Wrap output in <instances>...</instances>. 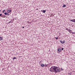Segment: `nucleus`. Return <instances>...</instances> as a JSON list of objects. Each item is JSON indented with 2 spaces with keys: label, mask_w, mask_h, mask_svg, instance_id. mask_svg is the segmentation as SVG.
<instances>
[{
  "label": "nucleus",
  "mask_w": 75,
  "mask_h": 75,
  "mask_svg": "<svg viewBox=\"0 0 75 75\" xmlns=\"http://www.w3.org/2000/svg\"><path fill=\"white\" fill-rule=\"evenodd\" d=\"M71 33L72 34H74V32H71Z\"/></svg>",
  "instance_id": "ddd939ff"
},
{
  "label": "nucleus",
  "mask_w": 75,
  "mask_h": 75,
  "mask_svg": "<svg viewBox=\"0 0 75 75\" xmlns=\"http://www.w3.org/2000/svg\"><path fill=\"white\" fill-rule=\"evenodd\" d=\"M3 40V37H0V41H1V40Z\"/></svg>",
  "instance_id": "0eeeda50"
},
{
  "label": "nucleus",
  "mask_w": 75,
  "mask_h": 75,
  "mask_svg": "<svg viewBox=\"0 0 75 75\" xmlns=\"http://www.w3.org/2000/svg\"><path fill=\"white\" fill-rule=\"evenodd\" d=\"M61 49L60 48H58V52H61Z\"/></svg>",
  "instance_id": "f03ea898"
},
{
  "label": "nucleus",
  "mask_w": 75,
  "mask_h": 75,
  "mask_svg": "<svg viewBox=\"0 0 75 75\" xmlns=\"http://www.w3.org/2000/svg\"><path fill=\"white\" fill-rule=\"evenodd\" d=\"M66 30H68H68H69V29H68L66 28Z\"/></svg>",
  "instance_id": "dca6fc26"
},
{
  "label": "nucleus",
  "mask_w": 75,
  "mask_h": 75,
  "mask_svg": "<svg viewBox=\"0 0 75 75\" xmlns=\"http://www.w3.org/2000/svg\"><path fill=\"white\" fill-rule=\"evenodd\" d=\"M47 67V65L45 64V67Z\"/></svg>",
  "instance_id": "4468645a"
},
{
  "label": "nucleus",
  "mask_w": 75,
  "mask_h": 75,
  "mask_svg": "<svg viewBox=\"0 0 75 75\" xmlns=\"http://www.w3.org/2000/svg\"><path fill=\"white\" fill-rule=\"evenodd\" d=\"M2 16V14H0V17Z\"/></svg>",
  "instance_id": "aec40b11"
},
{
  "label": "nucleus",
  "mask_w": 75,
  "mask_h": 75,
  "mask_svg": "<svg viewBox=\"0 0 75 75\" xmlns=\"http://www.w3.org/2000/svg\"><path fill=\"white\" fill-rule=\"evenodd\" d=\"M60 41L62 44H63V42L62 40H60Z\"/></svg>",
  "instance_id": "9d476101"
},
{
  "label": "nucleus",
  "mask_w": 75,
  "mask_h": 75,
  "mask_svg": "<svg viewBox=\"0 0 75 75\" xmlns=\"http://www.w3.org/2000/svg\"><path fill=\"white\" fill-rule=\"evenodd\" d=\"M3 11H5V12H6V11H5V10H3Z\"/></svg>",
  "instance_id": "5701e85b"
},
{
  "label": "nucleus",
  "mask_w": 75,
  "mask_h": 75,
  "mask_svg": "<svg viewBox=\"0 0 75 75\" xmlns=\"http://www.w3.org/2000/svg\"><path fill=\"white\" fill-rule=\"evenodd\" d=\"M70 21H72V22H75V19H72V20H70Z\"/></svg>",
  "instance_id": "7ed1b4c3"
},
{
  "label": "nucleus",
  "mask_w": 75,
  "mask_h": 75,
  "mask_svg": "<svg viewBox=\"0 0 75 75\" xmlns=\"http://www.w3.org/2000/svg\"><path fill=\"white\" fill-rule=\"evenodd\" d=\"M11 10H7V12L8 13H10V12H11Z\"/></svg>",
  "instance_id": "423d86ee"
},
{
  "label": "nucleus",
  "mask_w": 75,
  "mask_h": 75,
  "mask_svg": "<svg viewBox=\"0 0 75 75\" xmlns=\"http://www.w3.org/2000/svg\"><path fill=\"white\" fill-rule=\"evenodd\" d=\"M7 15H8V16H9V15H10V14H9V13H7Z\"/></svg>",
  "instance_id": "f3484780"
},
{
  "label": "nucleus",
  "mask_w": 75,
  "mask_h": 75,
  "mask_svg": "<svg viewBox=\"0 0 75 75\" xmlns=\"http://www.w3.org/2000/svg\"><path fill=\"white\" fill-rule=\"evenodd\" d=\"M16 57H14V58H13V59H16Z\"/></svg>",
  "instance_id": "4be33fe9"
},
{
  "label": "nucleus",
  "mask_w": 75,
  "mask_h": 75,
  "mask_svg": "<svg viewBox=\"0 0 75 75\" xmlns=\"http://www.w3.org/2000/svg\"><path fill=\"white\" fill-rule=\"evenodd\" d=\"M68 31L70 33H71V32H72V30H68Z\"/></svg>",
  "instance_id": "6e6552de"
},
{
  "label": "nucleus",
  "mask_w": 75,
  "mask_h": 75,
  "mask_svg": "<svg viewBox=\"0 0 75 75\" xmlns=\"http://www.w3.org/2000/svg\"><path fill=\"white\" fill-rule=\"evenodd\" d=\"M61 70H62V71H63V69H62V68H61Z\"/></svg>",
  "instance_id": "6ab92c4d"
},
{
  "label": "nucleus",
  "mask_w": 75,
  "mask_h": 75,
  "mask_svg": "<svg viewBox=\"0 0 75 75\" xmlns=\"http://www.w3.org/2000/svg\"><path fill=\"white\" fill-rule=\"evenodd\" d=\"M41 11L42 12V11L43 13H45V12H46V10H43L42 11L41 10Z\"/></svg>",
  "instance_id": "39448f33"
},
{
  "label": "nucleus",
  "mask_w": 75,
  "mask_h": 75,
  "mask_svg": "<svg viewBox=\"0 0 75 75\" xmlns=\"http://www.w3.org/2000/svg\"><path fill=\"white\" fill-rule=\"evenodd\" d=\"M64 43H65V41L64 40L63 42V44H64Z\"/></svg>",
  "instance_id": "f8f14e48"
},
{
  "label": "nucleus",
  "mask_w": 75,
  "mask_h": 75,
  "mask_svg": "<svg viewBox=\"0 0 75 75\" xmlns=\"http://www.w3.org/2000/svg\"><path fill=\"white\" fill-rule=\"evenodd\" d=\"M36 10H38V9L37 8V9H36Z\"/></svg>",
  "instance_id": "b1692460"
},
{
  "label": "nucleus",
  "mask_w": 75,
  "mask_h": 75,
  "mask_svg": "<svg viewBox=\"0 0 75 75\" xmlns=\"http://www.w3.org/2000/svg\"><path fill=\"white\" fill-rule=\"evenodd\" d=\"M66 7V5L64 4L63 6V7Z\"/></svg>",
  "instance_id": "1a4fd4ad"
},
{
  "label": "nucleus",
  "mask_w": 75,
  "mask_h": 75,
  "mask_svg": "<svg viewBox=\"0 0 75 75\" xmlns=\"http://www.w3.org/2000/svg\"><path fill=\"white\" fill-rule=\"evenodd\" d=\"M0 11H1L0 10Z\"/></svg>",
  "instance_id": "a878e982"
},
{
  "label": "nucleus",
  "mask_w": 75,
  "mask_h": 75,
  "mask_svg": "<svg viewBox=\"0 0 75 75\" xmlns=\"http://www.w3.org/2000/svg\"><path fill=\"white\" fill-rule=\"evenodd\" d=\"M64 50V48H62V51Z\"/></svg>",
  "instance_id": "a211bd4d"
},
{
  "label": "nucleus",
  "mask_w": 75,
  "mask_h": 75,
  "mask_svg": "<svg viewBox=\"0 0 75 75\" xmlns=\"http://www.w3.org/2000/svg\"><path fill=\"white\" fill-rule=\"evenodd\" d=\"M50 71L51 72H54L55 73L58 72H61V70L60 69H58V67L56 66H52L50 69Z\"/></svg>",
  "instance_id": "f257e3e1"
},
{
  "label": "nucleus",
  "mask_w": 75,
  "mask_h": 75,
  "mask_svg": "<svg viewBox=\"0 0 75 75\" xmlns=\"http://www.w3.org/2000/svg\"><path fill=\"white\" fill-rule=\"evenodd\" d=\"M22 28H24V27H22Z\"/></svg>",
  "instance_id": "393cba45"
},
{
  "label": "nucleus",
  "mask_w": 75,
  "mask_h": 75,
  "mask_svg": "<svg viewBox=\"0 0 75 75\" xmlns=\"http://www.w3.org/2000/svg\"><path fill=\"white\" fill-rule=\"evenodd\" d=\"M55 38L56 40H58V37L57 38L55 37Z\"/></svg>",
  "instance_id": "2eb2a0df"
},
{
  "label": "nucleus",
  "mask_w": 75,
  "mask_h": 75,
  "mask_svg": "<svg viewBox=\"0 0 75 75\" xmlns=\"http://www.w3.org/2000/svg\"><path fill=\"white\" fill-rule=\"evenodd\" d=\"M5 15H7V13H6V12H5L4 13Z\"/></svg>",
  "instance_id": "9b49d317"
},
{
  "label": "nucleus",
  "mask_w": 75,
  "mask_h": 75,
  "mask_svg": "<svg viewBox=\"0 0 75 75\" xmlns=\"http://www.w3.org/2000/svg\"><path fill=\"white\" fill-rule=\"evenodd\" d=\"M3 13H4V11H3L2 12Z\"/></svg>",
  "instance_id": "412c9836"
},
{
  "label": "nucleus",
  "mask_w": 75,
  "mask_h": 75,
  "mask_svg": "<svg viewBox=\"0 0 75 75\" xmlns=\"http://www.w3.org/2000/svg\"><path fill=\"white\" fill-rule=\"evenodd\" d=\"M41 66L42 67H45V65L44 64H41Z\"/></svg>",
  "instance_id": "20e7f679"
}]
</instances>
